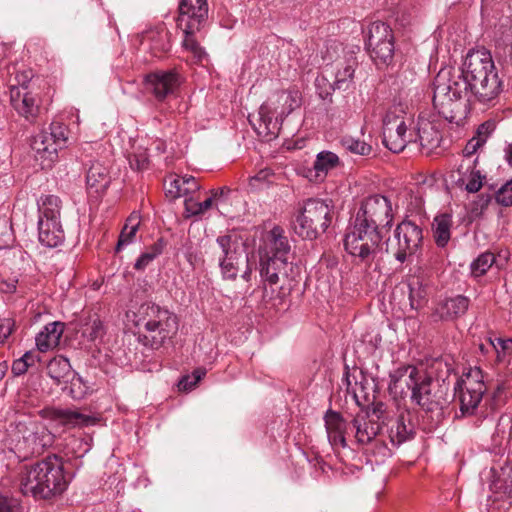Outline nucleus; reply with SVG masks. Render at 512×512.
<instances>
[{"instance_id":"1","label":"nucleus","mask_w":512,"mask_h":512,"mask_svg":"<svg viewBox=\"0 0 512 512\" xmlns=\"http://www.w3.org/2000/svg\"><path fill=\"white\" fill-rule=\"evenodd\" d=\"M434 109L450 124L464 125L468 114V102L463 95H468L467 82L460 68L447 65L437 73L433 83Z\"/></svg>"},{"instance_id":"2","label":"nucleus","mask_w":512,"mask_h":512,"mask_svg":"<svg viewBox=\"0 0 512 512\" xmlns=\"http://www.w3.org/2000/svg\"><path fill=\"white\" fill-rule=\"evenodd\" d=\"M463 73L470 97L467 102L493 104L503 91L491 53L484 49L468 51L463 60Z\"/></svg>"},{"instance_id":"3","label":"nucleus","mask_w":512,"mask_h":512,"mask_svg":"<svg viewBox=\"0 0 512 512\" xmlns=\"http://www.w3.org/2000/svg\"><path fill=\"white\" fill-rule=\"evenodd\" d=\"M68 483L62 458L53 454L25 468L20 477V490L35 499H50L61 495Z\"/></svg>"},{"instance_id":"4","label":"nucleus","mask_w":512,"mask_h":512,"mask_svg":"<svg viewBox=\"0 0 512 512\" xmlns=\"http://www.w3.org/2000/svg\"><path fill=\"white\" fill-rule=\"evenodd\" d=\"M139 340L143 345L159 349L178 332V318L165 307L155 303H143L134 314Z\"/></svg>"},{"instance_id":"5","label":"nucleus","mask_w":512,"mask_h":512,"mask_svg":"<svg viewBox=\"0 0 512 512\" xmlns=\"http://www.w3.org/2000/svg\"><path fill=\"white\" fill-rule=\"evenodd\" d=\"M302 97L298 90H282L274 93L264 102L258 112L259 136L270 141L278 136L284 119L301 106Z\"/></svg>"},{"instance_id":"6","label":"nucleus","mask_w":512,"mask_h":512,"mask_svg":"<svg viewBox=\"0 0 512 512\" xmlns=\"http://www.w3.org/2000/svg\"><path fill=\"white\" fill-rule=\"evenodd\" d=\"M381 230L354 219L344 237L345 250L363 263H371L381 251Z\"/></svg>"},{"instance_id":"7","label":"nucleus","mask_w":512,"mask_h":512,"mask_svg":"<svg viewBox=\"0 0 512 512\" xmlns=\"http://www.w3.org/2000/svg\"><path fill=\"white\" fill-rule=\"evenodd\" d=\"M331 201L312 198L304 202L294 221V231L304 239H315L324 233L332 222Z\"/></svg>"},{"instance_id":"8","label":"nucleus","mask_w":512,"mask_h":512,"mask_svg":"<svg viewBox=\"0 0 512 512\" xmlns=\"http://www.w3.org/2000/svg\"><path fill=\"white\" fill-rule=\"evenodd\" d=\"M69 128L61 121L54 120L48 130H42L33 137L31 148L42 169L51 168L58 159V151L67 146Z\"/></svg>"},{"instance_id":"9","label":"nucleus","mask_w":512,"mask_h":512,"mask_svg":"<svg viewBox=\"0 0 512 512\" xmlns=\"http://www.w3.org/2000/svg\"><path fill=\"white\" fill-rule=\"evenodd\" d=\"M454 391L455 398L459 402L461 415L471 416L476 414L487 391L482 370L478 367H470L463 372L455 384Z\"/></svg>"},{"instance_id":"10","label":"nucleus","mask_w":512,"mask_h":512,"mask_svg":"<svg viewBox=\"0 0 512 512\" xmlns=\"http://www.w3.org/2000/svg\"><path fill=\"white\" fill-rule=\"evenodd\" d=\"M411 119L400 108L387 111L383 119V144L392 152L399 153L413 141L412 133L408 132Z\"/></svg>"},{"instance_id":"11","label":"nucleus","mask_w":512,"mask_h":512,"mask_svg":"<svg viewBox=\"0 0 512 512\" xmlns=\"http://www.w3.org/2000/svg\"><path fill=\"white\" fill-rule=\"evenodd\" d=\"M288 257L259 258V273L263 283V299L268 296L267 286H274L281 281V288L294 281L299 274L298 266Z\"/></svg>"},{"instance_id":"12","label":"nucleus","mask_w":512,"mask_h":512,"mask_svg":"<svg viewBox=\"0 0 512 512\" xmlns=\"http://www.w3.org/2000/svg\"><path fill=\"white\" fill-rule=\"evenodd\" d=\"M393 218L394 211L391 200L385 195L374 194L362 201L354 219L382 230L391 227Z\"/></svg>"},{"instance_id":"13","label":"nucleus","mask_w":512,"mask_h":512,"mask_svg":"<svg viewBox=\"0 0 512 512\" xmlns=\"http://www.w3.org/2000/svg\"><path fill=\"white\" fill-rule=\"evenodd\" d=\"M17 429L21 437L17 439L16 448L24 457L41 454L54 442V435L41 422L19 423Z\"/></svg>"},{"instance_id":"14","label":"nucleus","mask_w":512,"mask_h":512,"mask_svg":"<svg viewBox=\"0 0 512 512\" xmlns=\"http://www.w3.org/2000/svg\"><path fill=\"white\" fill-rule=\"evenodd\" d=\"M422 229L411 221H403L394 232L396 249L394 256L397 261L404 263L419 249L422 242Z\"/></svg>"},{"instance_id":"15","label":"nucleus","mask_w":512,"mask_h":512,"mask_svg":"<svg viewBox=\"0 0 512 512\" xmlns=\"http://www.w3.org/2000/svg\"><path fill=\"white\" fill-rule=\"evenodd\" d=\"M207 0H181L177 25L184 33L199 32L208 19Z\"/></svg>"},{"instance_id":"16","label":"nucleus","mask_w":512,"mask_h":512,"mask_svg":"<svg viewBox=\"0 0 512 512\" xmlns=\"http://www.w3.org/2000/svg\"><path fill=\"white\" fill-rule=\"evenodd\" d=\"M216 241L220 248L218 260L221 274L224 279L235 280L242 258L241 244L236 236L232 235L219 236Z\"/></svg>"},{"instance_id":"17","label":"nucleus","mask_w":512,"mask_h":512,"mask_svg":"<svg viewBox=\"0 0 512 512\" xmlns=\"http://www.w3.org/2000/svg\"><path fill=\"white\" fill-rule=\"evenodd\" d=\"M180 84L181 77L174 70L152 72L144 78L146 91L157 101H163L174 94Z\"/></svg>"},{"instance_id":"18","label":"nucleus","mask_w":512,"mask_h":512,"mask_svg":"<svg viewBox=\"0 0 512 512\" xmlns=\"http://www.w3.org/2000/svg\"><path fill=\"white\" fill-rule=\"evenodd\" d=\"M411 400L428 412L442 410L444 404L433 378L425 370L411 392Z\"/></svg>"},{"instance_id":"19","label":"nucleus","mask_w":512,"mask_h":512,"mask_svg":"<svg viewBox=\"0 0 512 512\" xmlns=\"http://www.w3.org/2000/svg\"><path fill=\"white\" fill-rule=\"evenodd\" d=\"M259 258H276L292 256L291 245L285 231L280 226H273L261 237Z\"/></svg>"},{"instance_id":"20","label":"nucleus","mask_w":512,"mask_h":512,"mask_svg":"<svg viewBox=\"0 0 512 512\" xmlns=\"http://www.w3.org/2000/svg\"><path fill=\"white\" fill-rule=\"evenodd\" d=\"M10 103L16 113L28 122H34L38 117L40 101L26 88L12 85L10 88Z\"/></svg>"},{"instance_id":"21","label":"nucleus","mask_w":512,"mask_h":512,"mask_svg":"<svg viewBox=\"0 0 512 512\" xmlns=\"http://www.w3.org/2000/svg\"><path fill=\"white\" fill-rule=\"evenodd\" d=\"M423 372V369L411 365L398 367L389 375L388 389L390 393L402 396L407 394V391L412 392Z\"/></svg>"},{"instance_id":"22","label":"nucleus","mask_w":512,"mask_h":512,"mask_svg":"<svg viewBox=\"0 0 512 512\" xmlns=\"http://www.w3.org/2000/svg\"><path fill=\"white\" fill-rule=\"evenodd\" d=\"M357 60L354 57L337 59L327 66L324 72L334 80V87L338 90H348L354 83V74L357 68Z\"/></svg>"},{"instance_id":"23","label":"nucleus","mask_w":512,"mask_h":512,"mask_svg":"<svg viewBox=\"0 0 512 512\" xmlns=\"http://www.w3.org/2000/svg\"><path fill=\"white\" fill-rule=\"evenodd\" d=\"M45 416L54 422L56 426L65 429L87 427L96 423V418L72 409H48L45 411Z\"/></svg>"},{"instance_id":"24","label":"nucleus","mask_w":512,"mask_h":512,"mask_svg":"<svg viewBox=\"0 0 512 512\" xmlns=\"http://www.w3.org/2000/svg\"><path fill=\"white\" fill-rule=\"evenodd\" d=\"M340 159L331 151H321L316 155L312 167L305 169L303 176L310 182L320 183L325 180L328 173L338 167Z\"/></svg>"},{"instance_id":"25","label":"nucleus","mask_w":512,"mask_h":512,"mask_svg":"<svg viewBox=\"0 0 512 512\" xmlns=\"http://www.w3.org/2000/svg\"><path fill=\"white\" fill-rule=\"evenodd\" d=\"M329 443L332 447H346L347 424L340 413L329 410L324 417Z\"/></svg>"},{"instance_id":"26","label":"nucleus","mask_w":512,"mask_h":512,"mask_svg":"<svg viewBox=\"0 0 512 512\" xmlns=\"http://www.w3.org/2000/svg\"><path fill=\"white\" fill-rule=\"evenodd\" d=\"M63 332L64 324L62 322L54 321L46 324L35 338L38 351L47 352L56 348L59 345Z\"/></svg>"},{"instance_id":"27","label":"nucleus","mask_w":512,"mask_h":512,"mask_svg":"<svg viewBox=\"0 0 512 512\" xmlns=\"http://www.w3.org/2000/svg\"><path fill=\"white\" fill-rule=\"evenodd\" d=\"M402 289H406L410 306L412 309H418L427 302L428 284L420 276L411 275L402 284Z\"/></svg>"},{"instance_id":"28","label":"nucleus","mask_w":512,"mask_h":512,"mask_svg":"<svg viewBox=\"0 0 512 512\" xmlns=\"http://www.w3.org/2000/svg\"><path fill=\"white\" fill-rule=\"evenodd\" d=\"M38 239L49 248L61 245L65 239L61 221H38Z\"/></svg>"},{"instance_id":"29","label":"nucleus","mask_w":512,"mask_h":512,"mask_svg":"<svg viewBox=\"0 0 512 512\" xmlns=\"http://www.w3.org/2000/svg\"><path fill=\"white\" fill-rule=\"evenodd\" d=\"M355 438L359 444L370 443L380 432V424L365 415H358L352 421Z\"/></svg>"},{"instance_id":"30","label":"nucleus","mask_w":512,"mask_h":512,"mask_svg":"<svg viewBox=\"0 0 512 512\" xmlns=\"http://www.w3.org/2000/svg\"><path fill=\"white\" fill-rule=\"evenodd\" d=\"M494 130L495 123L493 121H486L479 125L476 130V134L465 145L463 149V156L468 160L481 150Z\"/></svg>"},{"instance_id":"31","label":"nucleus","mask_w":512,"mask_h":512,"mask_svg":"<svg viewBox=\"0 0 512 512\" xmlns=\"http://www.w3.org/2000/svg\"><path fill=\"white\" fill-rule=\"evenodd\" d=\"M469 307V299L463 295H457L444 300L437 309L441 319L452 320L464 315Z\"/></svg>"},{"instance_id":"32","label":"nucleus","mask_w":512,"mask_h":512,"mask_svg":"<svg viewBox=\"0 0 512 512\" xmlns=\"http://www.w3.org/2000/svg\"><path fill=\"white\" fill-rule=\"evenodd\" d=\"M38 221H61L62 202L58 196L43 195L38 201Z\"/></svg>"},{"instance_id":"33","label":"nucleus","mask_w":512,"mask_h":512,"mask_svg":"<svg viewBox=\"0 0 512 512\" xmlns=\"http://www.w3.org/2000/svg\"><path fill=\"white\" fill-rule=\"evenodd\" d=\"M441 134L437 127L426 119H419L415 141H418L422 148L432 150L438 147Z\"/></svg>"},{"instance_id":"34","label":"nucleus","mask_w":512,"mask_h":512,"mask_svg":"<svg viewBox=\"0 0 512 512\" xmlns=\"http://www.w3.org/2000/svg\"><path fill=\"white\" fill-rule=\"evenodd\" d=\"M86 183L90 189H94L97 193L105 191L110 183L107 167L101 162H93L87 171Z\"/></svg>"},{"instance_id":"35","label":"nucleus","mask_w":512,"mask_h":512,"mask_svg":"<svg viewBox=\"0 0 512 512\" xmlns=\"http://www.w3.org/2000/svg\"><path fill=\"white\" fill-rule=\"evenodd\" d=\"M200 189L195 177L191 175L175 176L169 183L167 193L172 198L185 197Z\"/></svg>"},{"instance_id":"36","label":"nucleus","mask_w":512,"mask_h":512,"mask_svg":"<svg viewBox=\"0 0 512 512\" xmlns=\"http://www.w3.org/2000/svg\"><path fill=\"white\" fill-rule=\"evenodd\" d=\"M48 376L53 379L57 384L68 382L71 375H73L70 362L63 356H56L52 358L46 367Z\"/></svg>"},{"instance_id":"37","label":"nucleus","mask_w":512,"mask_h":512,"mask_svg":"<svg viewBox=\"0 0 512 512\" xmlns=\"http://www.w3.org/2000/svg\"><path fill=\"white\" fill-rule=\"evenodd\" d=\"M140 223V214L136 211L132 212L126 219L125 225L119 235V239L116 245V252L121 251L124 247L134 242Z\"/></svg>"},{"instance_id":"38","label":"nucleus","mask_w":512,"mask_h":512,"mask_svg":"<svg viewBox=\"0 0 512 512\" xmlns=\"http://www.w3.org/2000/svg\"><path fill=\"white\" fill-rule=\"evenodd\" d=\"M452 216L448 213L437 215L433 221L434 239L439 247H445L451 237Z\"/></svg>"},{"instance_id":"39","label":"nucleus","mask_w":512,"mask_h":512,"mask_svg":"<svg viewBox=\"0 0 512 512\" xmlns=\"http://www.w3.org/2000/svg\"><path fill=\"white\" fill-rule=\"evenodd\" d=\"M148 148L146 140L137 139L132 144V150L128 154L129 164L132 169L144 170L148 167Z\"/></svg>"},{"instance_id":"40","label":"nucleus","mask_w":512,"mask_h":512,"mask_svg":"<svg viewBox=\"0 0 512 512\" xmlns=\"http://www.w3.org/2000/svg\"><path fill=\"white\" fill-rule=\"evenodd\" d=\"M413 434V425L406 422L404 415H400L389 428V438L394 445H400Z\"/></svg>"},{"instance_id":"41","label":"nucleus","mask_w":512,"mask_h":512,"mask_svg":"<svg viewBox=\"0 0 512 512\" xmlns=\"http://www.w3.org/2000/svg\"><path fill=\"white\" fill-rule=\"evenodd\" d=\"M393 33L389 25L376 21L373 22L368 29L367 46H377L382 42H393Z\"/></svg>"},{"instance_id":"42","label":"nucleus","mask_w":512,"mask_h":512,"mask_svg":"<svg viewBox=\"0 0 512 512\" xmlns=\"http://www.w3.org/2000/svg\"><path fill=\"white\" fill-rule=\"evenodd\" d=\"M151 40V48L155 53L166 52L170 49V32L164 27H158L148 35Z\"/></svg>"},{"instance_id":"43","label":"nucleus","mask_w":512,"mask_h":512,"mask_svg":"<svg viewBox=\"0 0 512 512\" xmlns=\"http://www.w3.org/2000/svg\"><path fill=\"white\" fill-rule=\"evenodd\" d=\"M164 247L165 243L163 239H158L156 242H154L136 260L134 265L135 269H145L156 257L162 254Z\"/></svg>"},{"instance_id":"44","label":"nucleus","mask_w":512,"mask_h":512,"mask_svg":"<svg viewBox=\"0 0 512 512\" xmlns=\"http://www.w3.org/2000/svg\"><path fill=\"white\" fill-rule=\"evenodd\" d=\"M289 63L286 66L288 74L292 71L295 74L303 72L308 66V60H306L296 46H290L286 51Z\"/></svg>"},{"instance_id":"45","label":"nucleus","mask_w":512,"mask_h":512,"mask_svg":"<svg viewBox=\"0 0 512 512\" xmlns=\"http://www.w3.org/2000/svg\"><path fill=\"white\" fill-rule=\"evenodd\" d=\"M372 59L376 63L388 64L394 55V42H382L377 46H368Z\"/></svg>"},{"instance_id":"46","label":"nucleus","mask_w":512,"mask_h":512,"mask_svg":"<svg viewBox=\"0 0 512 512\" xmlns=\"http://www.w3.org/2000/svg\"><path fill=\"white\" fill-rule=\"evenodd\" d=\"M194 34L184 33L185 37L182 41V47L192 54L194 63L202 64L207 59V54L194 38Z\"/></svg>"},{"instance_id":"47","label":"nucleus","mask_w":512,"mask_h":512,"mask_svg":"<svg viewBox=\"0 0 512 512\" xmlns=\"http://www.w3.org/2000/svg\"><path fill=\"white\" fill-rule=\"evenodd\" d=\"M340 142L342 147L352 154L367 156L372 151V147L369 144L352 136H344Z\"/></svg>"},{"instance_id":"48","label":"nucleus","mask_w":512,"mask_h":512,"mask_svg":"<svg viewBox=\"0 0 512 512\" xmlns=\"http://www.w3.org/2000/svg\"><path fill=\"white\" fill-rule=\"evenodd\" d=\"M494 262L495 257L492 253H482L470 265L472 276L476 278L483 276L492 267Z\"/></svg>"},{"instance_id":"49","label":"nucleus","mask_w":512,"mask_h":512,"mask_svg":"<svg viewBox=\"0 0 512 512\" xmlns=\"http://www.w3.org/2000/svg\"><path fill=\"white\" fill-rule=\"evenodd\" d=\"M104 334V326L98 317H90L83 325L82 335L89 341H95Z\"/></svg>"},{"instance_id":"50","label":"nucleus","mask_w":512,"mask_h":512,"mask_svg":"<svg viewBox=\"0 0 512 512\" xmlns=\"http://www.w3.org/2000/svg\"><path fill=\"white\" fill-rule=\"evenodd\" d=\"M488 345L495 351L498 361L512 354V338H488Z\"/></svg>"},{"instance_id":"51","label":"nucleus","mask_w":512,"mask_h":512,"mask_svg":"<svg viewBox=\"0 0 512 512\" xmlns=\"http://www.w3.org/2000/svg\"><path fill=\"white\" fill-rule=\"evenodd\" d=\"M7 72L10 75L9 82L12 85H15L19 88H26L27 83L32 78V71L31 70H22L17 71L16 67L14 65L7 66Z\"/></svg>"},{"instance_id":"52","label":"nucleus","mask_w":512,"mask_h":512,"mask_svg":"<svg viewBox=\"0 0 512 512\" xmlns=\"http://www.w3.org/2000/svg\"><path fill=\"white\" fill-rule=\"evenodd\" d=\"M328 76V74L323 72V74L318 76L315 80L317 93L323 100L329 98L332 95L333 91L337 89L336 87H334V81L331 83L328 79Z\"/></svg>"},{"instance_id":"53","label":"nucleus","mask_w":512,"mask_h":512,"mask_svg":"<svg viewBox=\"0 0 512 512\" xmlns=\"http://www.w3.org/2000/svg\"><path fill=\"white\" fill-rule=\"evenodd\" d=\"M69 381L70 385V395L73 399L80 400L85 397L88 392V386L83 382V379L73 372Z\"/></svg>"},{"instance_id":"54","label":"nucleus","mask_w":512,"mask_h":512,"mask_svg":"<svg viewBox=\"0 0 512 512\" xmlns=\"http://www.w3.org/2000/svg\"><path fill=\"white\" fill-rule=\"evenodd\" d=\"M273 177V171L270 168H264L258 171L254 176L250 177L249 184L253 188H260L262 184L272 183Z\"/></svg>"},{"instance_id":"55","label":"nucleus","mask_w":512,"mask_h":512,"mask_svg":"<svg viewBox=\"0 0 512 512\" xmlns=\"http://www.w3.org/2000/svg\"><path fill=\"white\" fill-rule=\"evenodd\" d=\"M483 176L480 171H472L468 177L467 182H465L464 178H459L458 182H462L465 184V189L470 193L478 192L483 185Z\"/></svg>"},{"instance_id":"56","label":"nucleus","mask_w":512,"mask_h":512,"mask_svg":"<svg viewBox=\"0 0 512 512\" xmlns=\"http://www.w3.org/2000/svg\"><path fill=\"white\" fill-rule=\"evenodd\" d=\"M496 201L502 206L512 205V179L497 191Z\"/></svg>"},{"instance_id":"57","label":"nucleus","mask_w":512,"mask_h":512,"mask_svg":"<svg viewBox=\"0 0 512 512\" xmlns=\"http://www.w3.org/2000/svg\"><path fill=\"white\" fill-rule=\"evenodd\" d=\"M0 512H22L19 500L0 493Z\"/></svg>"},{"instance_id":"58","label":"nucleus","mask_w":512,"mask_h":512,"mask_svg":"<svg viewBox=\"0 0 512 512\" xmlns=\"http://www.w3.org/2000/svg\"><path fill=\"white\" fill-rule=\"evenodd\" d=\"M18 279L11 276L0 281V292L5 294H13L17 290Z\"/></svg>"},{"instance_id":"59","label":"nucleus","mask_w":512,"mask_h":512,"mask_svg":"<svg viewBox=\"0 0 512 512\" xmlns=\"http://www.w3.org/2000/svg\"><path fill=\"white\" fill-rule=\"evenodd\" d=\"M13 322L11 319H3L0 322V343H3L13 331Z\"/></svg>"},{"instance_id":"60","label":"nucleus","mask_w":512,"mask_h":512,"mask_svg":"<svg viewBox=\"0 0 512 512\" xmlns=\"http://www.w3.org/2000/svg\"><path fill=\"white\" fill-rule=\"evenodd\" d=\"M184 205H185V210L189 215L202 214V208H201L200 202L194 200L193 198H186Z\"/></svg>"},{"instance_id":"61","label":"nucleus","mask_w":512,"mask_h":512,"mask_svg":"<svg viewBox=\"0 0 512 512\" xmlns=\"http://www.w3.org/2000/svg\"><path fill=\"white\" fill-rule=\"evenodd\" d=\"M11 369L14 375L20 376L27 372L28 367L25 361L19 358L13 362Z\"/></svg>"},{"instance_id":"62","label":"nucleus","mask_w":512,"mask_h":512,"mask_svg":"<svg viewBox=\"0 0 512 512\" xmlns=\"http://www.w3.org/2000/svg\"><path fill=\"white\" fill-rule=\"evenodd\" d=\"M202 375H204V372L195 371L194 372V382L193 383H189L188 382L189 376H186V377L182 378V380L180 381V385L184 389H190V388H192L193 385H195L201 379Z\"/></svg>"},{"instance_id":"63","label":"nucleus","mask_w":512,"mask_h":512,"mask_svg":"<svg viewBox=\"0 0 512 512\" xmlns=\"http://www.w3.org/2000/svg\"><path fill=\"white\" fill-rule=\"evenodd\" d=\"M21 358L25 361L28 368L40 360L39 355L33 351H27Z\"/></svg>"},{"instance_id":"64","label":"nucleus","mask_w":512,"mask_h":512,"mask_svg":"<svg viewBox=\"0 0 512 512\" xmlns=\"http://www.w3.org/2000/svg\"><path fill=\"white\" fill-rule=\"evenodd\" d=\"M505 159L509 166L512 167V143L505 148Z\"/></svg>"}]
</instances>
